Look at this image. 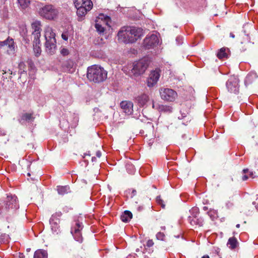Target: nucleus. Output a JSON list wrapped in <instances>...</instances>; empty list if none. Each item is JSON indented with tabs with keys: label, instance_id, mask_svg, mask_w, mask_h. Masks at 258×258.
I'll return each mask as SVG.
<instances>
[{
	"label": "nucleus",
	"instance_id": "1",
	"mask_svg": "<svg viewBox=\"0 0 258 258\" xmlns=\"http://www.w3.org/2000/svg\"><path fill=\"white\" fill-rule=\"evenodd\" d=\"M107 72L101 67L94 65L88 68L87 77L90 81L101 82L107 78Z\"/></svg>",
	"mask_w": 258,
	"mask_h": 258
},
{
	"label": "nucleus",
	"instance_id": "2",
	"mask_svg": "<svg viewBox=\"0 0 258 258\" xmlns=\"http://www.w3.org/2000/svg\"><path fill=\"white\" fill-rule=\"evenodd\" d=\"M19 204L15 195H8L5 200L0 201V214L6 213L10 209H17Z\"/></svg>",
	"mask_w": 258,
	"mask_h": 258
},
{
	"label": "nucleus",
	"instance_id": "3",
	"mask_svg": "<svg viewBox=\"0 0 258 258\" xmlns=\"http://www.w3.org/2000/svg\"><path fill=\"white\" fill-rule=\"evenodd\" d=\"M149 66L148 60L146 58H143L133 64H131L129 67L133 74L135 76H139L143 74Z\"/></svg>",
	"mask_w": 258,
	"mask_h": 258
},
{
	"label": "nucleus",
	"instance_id": "4",
	"mask_svg": "<svg viewBox=\"0 0 258 258\" xmlns=\"http://www.w3.org/2000/svg\"><path fill=\"white\" fill-rule=\"evenodd\" d=\"M58 13V10L52 5H45L39 10L40 16L48 20H54Z\"/></svg>",
	"mask_w": 258,
	"mask_h": 258
},
{
	"label": "nucleus",
	"instance_id": "5",
	"mask_svg": "<svg viewBox=\"0 0 258 258\" xmlns=\"http://www.w3.org/2000/svg\"><path fill=\"white\" fill-rule=\"evenodd\" d=\"M44 37L46 40L45 43L46 52L50 55L54 54L56 50L55 33H45Z\"/></svg>",
	"mask_w": 258,
	"mask_h": 258
},
{
	"label": "nucleus",
	"instance_id": "6",
	"mask_svg": "<svg viewBox=\"0 0 258 258\" xmlns=\"http://www.w3.org/2000/svg\"><path fill=\"white\" fill-rule=\"evenodd\" d=\"M143 36V33H117L119 42L125 44L132 43Z\"/></svg>",
	"mask_w": 258,
	"mask_h": 258
},
{
	"label": "nucleus",
	"instance_id": "7",
	"mask_svg": "<svg viewBox=\"0 0 258 258\" xmlns=\"http://www.w3.org/2000/svg\"><path fill=\"white\" fill-rule=\"evenodd\" d=\"M161 98L167 102H173L177 97V93L170 88H161L159 90Z\"/></svg>",
	"mask_w": 258,
	"mask_h": 258
},
{
	"label": "nucleus",
	"instance_id": "8",
	"mask_svg": "<svg viewBox=\"0 0 258 258\" xmlns=\"http://www.w3.org/2000/svg\"><path fill=\"white\" fill-rule=\"evenodd\" d=\"M83 228V225L82 223L80 222L79 221H75V224L72 225L71 228V234L75 240L79 243H82L83 240L81 233V230Z\"/></svg>",
	"mask_w": 258,
	"mask_h": 258
},
{
	"label": "nucleus",
	"instance_id": "9",
	"mask_svg": "<svg viewBox=\"0 0 258 258\" xmlns=\"http://www.w3.org/2000/svg\"><path fill=\"white\" fill-rule=\"evenodd\" d=\"M61 215L62 214L60 212H56L51 216L49 220L51 231L54 234L57 235L60 233L59 223V217H60Z\"/></svg>",
	"mask_w": 258,
	"mask_h": 258
},
{
	"label": "nucleus",
	"instance_id": "10",
	"mask_svg": "<svg viewBox=\"0 0 258 258\" xmlns=\"http://www.w3.org/2000/svg\"><path fill=\"white\" fill-rule=\"evenodd\" d=\"M226 88L230 93L237 94L239 91V80L236 76H231L226 84Z\"/></svg>",
	"mask_w": 258,
	"mask_h": 258
},
{
	"label": "nucleus",
	"instance_id": "11",
	"mask_svg": "<svg viewBox=\"0 0 258 258\" xmlns=\"http://www.w3.org/2000/svg\"><path fill=\"white\" fill-rule=\"evenodd\" d=\"M159 43V39L157 35L152 33L150 35H148L144 40V46L147 49H150L154 47Z\"/></svg>",
	"mask_w": 258,
	"mask_h": 258
},
{
	"label": "nucleus",
	"instance_id": "12",
	"mask_svg": "<svg viewBox=\"0 0 258 258\" xmlns=\"http://www.w3.org/2000/svg\"><path fill=\"white\" fill-rule=\"evenodd\" d=\"M160 71L159 69H156L151 72L147 80V85L148 87H153L157 84L160 76Z\"/></svg>",
	"mask_w": 258,
	"mask_h": 258
},
{
	"label": "nucleus",
	"instance_id": "13",
	"mask_svg": "<svg viewBox=\"0 0 258 258\" xmlns=\"http://www.w3.org/2000/svg\"><path fill=\"white\" fill-rule=\"evenodd\" d=\"M120 107L126 115H131L133 112V103L128 101H123L120 103Z\"/></svg>",
	"mask_w": 258,
	"mask_h": 258
},
{
	"label": "nucleus",
	"instance_id": "14",
	"mask_svg": "<svg viewBox=\"0 0 258 258\" xmlns=\"http://www.w3.org/2000/svg\"><path fill=\"white\" fill-rule=\"evenodd\" d=\"M0 46H7L8 47L7 51L9 54H12L14 53V42L13 39L8 38L7 40L4 41L0 42Z\"/></svg>",
	"mask_w": 258,
	"mask_h": 258
},
{
	"label": "nucleus",
	"instance_id": "15",
	"mask_svg": "<svg viewBox=\"0 0 258 258\" xmlns=\"http://www.w3.org/2000/svg\"><path fill=\"white\" fill-rule=\"evenodd\" d=\"M64 71L72 73L75 70V63L72 59H68L62 65Z\"/></svg>",
	"mask_w": 258,
	"mask_h": 258
},
{
	"label": "nucleus",
	"instance_id": "16",
	"mask_svg": "<svg viewBox=\"0 0 258 258\" xmlns=\"http://www.w3.org/2000/svg\"><path fill=\"white\" fill-rule=\"evenodd\" d=\"M149 100V96L145 93L138 95L135 98V101L140 107L144 106Z\"/></svg>",
	"mask_w": 258,
	"mask_h": 258
},
{
	"label": "nucleus",
	"instance_id": "17",
	"mask_svg": "<svg viewBox=\"0 0 258 258\" xmlns=\"http://www.w3.org/2000/svg\"><path fill=\"white\" fill-rule=\"evenodd\" d=\"M152 107L160 112L170 113L172 111V108L170 106L159 105L158 104H155L154 102H153L152 103Z\"/></svg>",
	"mask_w": 258,
	"mask_h": 258
},
{
	"label": "nucleus",
	"instance_id": "18",
	"mask_svg": "<svg viewBox=\"0 0 258 258\" xmlns=\"http://www.w3.org/2000/svg\"><path fill=\"white\" fill-rule=\"evenodd\" d=\"M143 29L135 26H125L121 28L118 32H142Z\"/></svg>",
	"mask_w": 258,
	"mask_h": 258
},
{
	"label": "nucleus",
	"instance_id": "19",
	"mask_svg": "<svg viewBox=\"0 0 258 258\" xmlns=\"http://www.w3.org/2000/svg\"><path fill=\"white\" fill-rule=\"evenodd\" d=\"M188 221L190 225L194 226H202L204 223V220L202 218H197V217L189 216L188 217Z\"/></svg>",
	"mask_w": 258,
	"mask_h": 258
},
{
	"label": "nucleus",
	"instance_id": "20",
	"mask_svg": "<svg viewBox=\"0 0 258 258\" xmlns=\"http://www.w3.org/2000/svg\"><path fill=\"white\" fill-rule=\"evenodd\" d=\"M9 31H16L18 32H26L27 31L26 25L24 23L16 26V27L11 26Z\"/></svg>",
	"mask_w": 258,
	"mask_h": 258
},
{
	"label": "nucleus",
	"instance_id": "21",
	"mask_svg": "<svg viewBox=\"0 0 258 258\" xmlns=\"http://www.w3.org/2000/svg\"><path fill=\"white\" fill-rule=\"evenodd\" d=\"M229 51V49L226 47H222L219 50L217 53V56L219 59L227 57V52Z\"/></svg>",
	"mask_w": 258,
	"mask_h": 258
},
{
	"label": "nucleus",
	"instance_id": "22",
	"mask_svg": "<svg viewBox=\"0 0 258 258\" xmlns=\"http://www.w3.org/2000/svg\"><path fill=\"white\" fill-rule=\"evenodd\" d=\"M33 258H47V252L43 249L37 250L34 254Z\"/></svg>",
	"mask_w": 258,
	"mask_h": 258
},
{
	"label": "nucleus",
	"instance_id": "23",
	"mask_svg": "<svg viewBox=\"0 0 258 258\" xmlns=\"http://www.w3.org/2000/svg\"><path fill=\"white\" fill-rule=\"evenodd\" d=\"M132 214L128 211H125L121 215L120 219L124 222H128L132 218Z\"/></svg>",
	"mask_w": 258,
	"mask_h": 258
},
{
	"label": "nucleus",
	"instance_id": "24",
	"mask_svg": "<svg viewBox=\"0 0 258 258\" xmlns=\"http://www.w3.org/2000/svg\"><path fill=\"white\" fill-rule=\"evenodd\" d=\"M56 190L59 195H64L70 191V187L68 185L66 186H57Z\"/></svg>",
	"mask_w": 258,
	"mask_h": 258
},
{
	"label": "nucleus",
	"instance_id": "25",
	"mask_svg": "<svg viewBox=\"0 0 258 258\" xmlns=\"http://www.w3.org/2000/svg\"><path fill=\"white\" fill-rule=\"evenodd\" d=\"M238 242L235 237H231L228 239L227 242V246L231 249L235 248L237 245Z\"/></svg>",
	"mask_w": 258,
	"mask_h": 258
},
{
	"label": "nucleus",
	"instance_id": "26",
	"mask_svg": "<svg viewBox=\"0 0 258 258\" xmlns=\"http://www.w3.org/2000/svg\"><path fill=\"white\" fill-rule=\"evenodd\" d=\"M32 29L34 32H40L41 31V24L40 21H35L31 24Z\"/></svg>",
	"mask_w": 258,
	"mask_h": 258
},
{
	"label": "nucleus",
	"instance_id": "27",
	"mask_svg": "<svg viewBox=\"0 0 258 258\" xmlns=\"http://www.w3.org/2000/svg\"><path fill=\"white\" fill-rule=\"evenodd\" d=\"M144 258H156V254L153 252V250L151 248H146L144 252Z\"/></svg>",
	"mask_w": 258,
	"mask_h": 258
},
{
	"label": "nucleus",
	"instance_id": "28",
	"mask_svg": "<svg viewBox=\"0 0 258 258\" xmlns=\"http://www.w3.org/2000/svg\"><path fill=\"white\" fill-rule=\"evenodd\" d=\"M34 118L32 116V114L29 113H25L23 114L21 118L20 121H26L28 122L33 121Z\"/></svg>",
	"mask_w": 258,
	"mask_h": 258
},
{
	"label": "nucleus",
	"instance_id": "29",
	"mask_svg": "<svg viewBox=\"0 0 258 258\" xmlns=\"http://www.w3.org/2000/svg\"><path fill=\"white\" fill-rule=\"evenodd\" d=\"M18 4L22 9H25L30 5V0H18Z\"/></svg>",
	"mask_w": 258,
	"mask_h": 258
},
{
	"label": "nucleus",
	"instance_id": "30",
	"mask_svg": "<svg viewBox=\"0 0 258 258\" xmlns=\"http://www.w3.org/2000/svg\"><path fill=\"white\" fill-rule=\"evenodd\" d=\"M93 6L92 2L91 0H84L82 3L81 7L86 8V10H90Z\"/></svg>",
	"mask_w": 258,
	"mask_h": 258
},
{
	"label": "nucleus",
	"instance_id": "31",
	"mask_svg": "<svg viewBox=\"0 0 258 258\" xmlns=\"http://www.w3.org/2000/svg\"><path fill=\"white\" fill-rule=\"evenodd\" d=\"M77 14L79 17H83L85 16L88 11H89V10H86V8H83V7H79L77 8Z\"/></svg>",
	"mask_w": 258,
	"mask_h": 258
},
{
	"label": "nucleus",
	"instance_id": "32",
	"mask_svg": "<svg viewBox=\"0 0 258 258\" xmlns=\"http://www.w3.org/2000/svg\"><path fill=\"white\" fill-rule=\"evenodd\" d=\"M41 33H35L34 36L33 45L41 46L40 37Z\"/></svg>",
	"mask_w": 258,
	"mask_h": 258
},
{
	"label": "nucleus",
	"instance_id": "33",
	"mask_svg": "<svg viewBox=\"0 0 258 258\" xmlns=\"http://www.w3.org/2000/svg\"><path fill=\"white\" fill-rule=\"evenodd\" d=\"M131 64H133V63H128L126 66H124L122 68V70L126 74V75H128L129 76H132V75H134L133 74V73L132 72V71L131 70H130V67H129V66Z\"/></svg>",
	"mask_w": 258,
	"mask_h": 258
},
{
	"label": "nucleus",
	"instance_id": "34",
	"mask_svg": "<svg viewBox=\"0 0 258 258\" xmlns=\"http://www.w3.org/2000/svg\"><path fill=\"white\" fill-rule=\"evenodd\" d=\"M34 52L36 56H39L41 53V49L40 46L33 45Z\"/></svg>",
	"mask_w": 258,
	"mask_h": 258
},
{
	"label": "nucleus",
	"instance_id": "35",
	"mask_svg": "<svg viewBox=\"0 0 258 258\" xmlns=\"http://www.w3.org/2000/svg\"><path fill=\"white\" fill-rule=\"evenodd\" d=\"M60 53L62 56H67L70 54V51L67 48L61 47Z\"/></svg>",
	"mask_w": 258,
	"mask_h": 258
},
{
	"label": "nucleus",
	"instance_id": "36",
	"mask_svg": "<svg viewBox=\"0 0 258 258\" xmlns=\"http://www.w3.org/2000/svg\"><path fill=\"white\" fill-rule=\"evenodd\" d=\"M191 215H192L191 217H197V216L198 215L199 211V209L197 207H193L191 208V209L189 211Z\"/></svg>",
	"mask_w": 258,
	"mask_h": 258
},
{
	"label": "nucleus",
	"instance_id": "37",
	"mask_svg": "<svg viewBox=\"0 0 258 258\" xmlns=\"http://www.w3.org/2000/svg\"><path fill=\"white\" fill-rule=\"evenodd\" d=\"M95 27L96 29V30L98 32H104V27L102 26L101 24L98 23H96L95 25Z\"/></svg>",
	"mask_w": 258,
	"mask_h": 258
},
{
	"label": "nucleus",
	"instance_id": "38",
	"mask_svg": "<svg viewBox=\"0 0 258 258\" xmlns=\"http://www.w3.org/2000/svg\"><path fill=\"white\" fill-rule=\"evenodd\" d=\"M165 237V235L163 232H159L156 234V238L158 240H164Z\"/></svg>",
	"mask_w": 258,
	"mask_h": 258
},
{
	"label": "nucleus",
	"instance_id": "39",
	"mask_svg": "<svg viewBox=\"0 0 258 258\" xmlns=\"http://www.w3.org/2000/svg\"><path fill=\"white\" fill-rule=\"evenodd\" d=\"M156 202H157V203L158 204L162 206V208H164L165 207V205L163 204V201L161 199L160 196L157 197V198H156Z\"/></svg>",
	"mask_w": 258,
	"mask_h": 258
},
{
	"label": "nucleus",
	"instance_id": "40",
	"mask_svg": "<svg viewBox=\"0 0 258 258\" xmlns=\"http://www.w3.org/2000/svg\"><path fill=\"white\" fill-rule=\"evenodd\" d=\"M127 170L130 174H133L135 172V168L132 165H128L126 166Z\"/></svg>",
	"mask_w": 258,
	"mask_h": 258
},
{
	"label": "nucleus",
	"instance_id": "41",
	"mask_svg": "<svg viewBox=\"0 0 258 258\" xmlns=\"http://www.w3.org/2000/svg\"><path fill=\"white\" fill-rule=\"evenodd\" d=\"M176 41L178 45L181 44L183 41V38L181 36H178L176 38Z\"/></svg>",
	"mask_w": 258,
	"mask_h": 258
},
{
	"label": "nucleus",
	"instance_id": "42",
	"mask_svg": "<svg viewBox=\"0 0 258 258\" xmlns=\"http://www.w3.org/2000/svg\"><path fill=\"white\" fill-rule=\"evenodd\" d=\"M208 213L211 218H215V216L216 215V212L215 210H210Z\"/></svg>",
	"mask_w": 258,
	"mask_h": 258
},
{
	"label": "nucleus",
	"instance_id": "43",
	"mask_svg": "<svg viewBox=\"0 0 258 258\" xmlns=\"http://www.w3.org/2000/svg\"><path fill=\"white\" fill-rule=\"evenodd\" d=\"M256 76V74L254 73H249L246 77V80H250V78H255Z\"/></svg>",
	"mask_w": 258,
	"mask_h": 258
},
{
	"label": "nucleus",
	"instance_id": "44",
	"mask_svg": "<svg viewBox=\"0 0 258 258\" xmlns=\"http://www.w3.org/2000/svg\"><path fill=\"white\" fill-rule=\"evenodd\" d=\"M154 245V242L152 240L149 239L147 241L146 246L150 248Z\"/></svg>",
	"mask_w": 258,
	"mask_h": 258
},
{
	"label": "nucleus",
	"instance_id": "45",
	"mask_svg": "<svg viewBox=\"0 0 258 258\" xmlns=\"http://www.w3.org/2000/svg\"><path fill=\"white\" fill-rule=\"evenodd\" d=\"M252 204L255 205L256 209L258 210V198L255 199V201L253 202Z\"/></svg>",
	"mask_w": 258,
	"mask_h": 258
},
{
	"label": "nucleus",
	"instance_id": "46",
	"mask_svg": "<svg viewBox=\"0 0 258 258\" xmlns=\"http://www.w3.org/2000/svg\"><path fill=\"white\" fill-rule=\"evenodd\" d=\"M137 254H129L127 256L126 258H137Z\"/></svg>",
	"mask_w": 258,
	"mask_h": 258
},
{
	"label": "nucleus",
	"instance_id": "47",
	"mask_svg": "<svg viewBox=\"0 0 258 258\" xmlns=\"http://www.w3.org/2000/svg\"><path fill=\"white\" fill-rule=\"evenodd\" d=\"M61 36H62V38L64 40H68V37L67 36V33H62Z\"/></svg>",
	"mask_w": 258,
	"mask_h": 258
},
{
	"label": "nucleus",
	"instance_id": "48",
	"mask_svg": "<svg viewBox=\"0 0 258 258\" xmlns=\"http://www.w3.org/2000/svg\"><path fill=\"white\" fill-rule=\"evenodd\" d=\"M99 34H100V36L99 37H101V40H103V37H106V33H99Z\"/></svg>",
	"mask_w": 258,
	"mask_h": 258
},
{
	"label": "nucleus",
	"instance_id": "49",
	"mask_svg": "<svg viewBox=\"0 0 258 258\" xmlns=\"http://www.w3.org/2000/svg\"><path fill=\"white\" fill-rule=\"evenodd\" d=\"M248 175H246V174H245V175H244L242 176V180H243V181H245V180H246L248 179Z\"/></svg>",
	"mask_w": 258,
	"mask_h": 258
},
{
	"label": "nucleus",
	"instance_id": "50",
	"mask_svg": "<svg viewBox=\"0 0 258 258\" xmlns=\"http://www.w3.org/2000/svg\"><path fill=\"white\" fill-rule=\"evenodd\" d=\"M96 156L98 157V158H100L101 156V153L100 151H98L97 152H96Z\"/></svg>",
	"mask_w": 258,
	"mask_h": 258
},
{
	"label": "nucleus",
	"instance_id": "51",
	"mask_svg": "<svg viewBox=\"0 0 258 258\" xmlns=\"http://www.w3.org/2000/svg\"><path fill=\"white\" fill-rule=\"evenodd\" d=\"M226 206L228 208H230L232 206V204L230 202H228V203L226 204Z\"/></svg>",
	"mask_w": 258,
	"mask_h": 258
},
{
	"label": "nucleus",
	"instance_id": "52",
	"mask_svg": "<svg viewBox=\"0 0 258 258\" xmlns=\"http://www.w3.org/2000/svg\"><path fill=\"white\" fill-rule=\"evenodd\" d=\"M243 173H244V174H246V173H247L249 172V170H248V169H243Z\"/></svg>",
	"mask_w": 258,
	"mask_h": 258
},
{
	"label": "nucleus",
	"instance_id": "53",
	"mask_svg": "<svg viewBox=\"0 0 258 258\" xmlns=\"http://www.w3.org/2000/svg\"><path fill=\"white\" fill-rule=\"evenodd\" d=\"M25 256L23 253H19V258H24Z\"/></svg>",
	"mask_w": 258,
	"mask_h": 258
},
{
	"label": "nucleus",
	"instance_id": "54",
	"mask_svg": "<svg viewBox=\"0 0 258 258\" xmlns=\"http://www.w3.org/2000/svg\"><path fill=\"white\" fill-rule=\"evenodd\" d=\"M136 190H135V189L133 190V191H132V196H134L136 195Z\"/></svg>",
	"mask_w": 258,
	"mask_h": 258
},
{
	"label": "nucleus",
	"instance_id": "55",
	"mask_svg": "<svg viewBox=\"0 0 258 258\" xmlns=\"http://www.w3.org/2000/svg\"><path fill=\"white\" fill-rule=\"evenodd\" d=\"M249 176L252 178H254V176H253V173L252 172L249 173Z\"/></svg>",
	"mask_w": 258,
	"mask_h": 258
},
{
	"label": "nucleus",
	"instance_id": "56",
	"mask_svg": "<svg viewBox=\"0 0 258 258\" xmlns=\"http://www.w3.org/2000/svg\"><path fill=\"white\" fill-rule=\"evenodd\" d=\"M230 36L232 38H234V37H235L233 33H230Z\"/></svg>",
	"mask_w": 258,
	"mask_h": 258
},
{
	"label": "nucleus",
	"instance_id": "57",
	"mask_svg": "<svg viewBox=\"0 0 258 258\" xmlns=\"http://www.w3.org/2000/svg\"><path fill=\"white\" fill-rule=\"evenodd\" d=\"M186 117V116H183V115H182L181 117H180V116H179V117H178V119H182L183 117Z\"/></svg>",
	"mask_w": 258,
	"mask_h": 258
},
{
	"label": "nucleus",
	"instance_id": "58",
	"mask_svg": "<svg viewBox=\"0 0 258 258\" xmlns=\"http://www.w3.org/2000/svg\"><path fill=\"white\" fill-rule=\"evenodd\" d=\"M202 258H210L208 255H204L202 257Z\"/></svg>",
	"mask_w": 258,
	"mask_h": 258
},
{
	"label": "nucleus",
	"instance_id": "59",
	"mask_svg": "<svg viewBox=\"0 0 258 258\" xmlns=\"http://www.w3.org/2000/svg\"><path fill=\"white\" fill-rule=\"evenodd\" d=\"M203 210H205V211H206L208 210V207L205 206L203 207Z\"/></svg>",
	"mask_w": 258,
	"mask_h": 258
},
{
	"label": "nucleus",
	"instance_id": "60",
	"mask_svg": "<svg viewBox=\"0 0 258 258\" xmlns=\"http://www.w3.org/2000/svg\"><path fill=\"white\" fill-rule=\"evenodd\" d=\"M140 248H137V249H136V252H139V251H140Z\"/></svg>",
	"mask_w": 258,
	"mask_h": 258
},
{
	"label": "nucleus",
	"instance_id": "61",
	"mask_svg": "<svg viewBox=\"0 0 258 258\" xmlns=\"http://www.w3.org/2000/svg\"><path fill=\"white\" fill-rule=\"evenodd\" d=\"M236 227L237 228H239L240 227V224H237L236 225Z\"/></svg>",
	"mask_w": 258,
	"mask_h": 258
},
{
	"label": "nucleus",
	"instance_id": "62",
	"mask_svg": "<svg viewBox=\"0 0 258 258\" xmlns=\"http://www.w3.org/2000/svg\"><path fill=\"white\" fill-rule=\"evenodd\" d=\"M161 229L163 230H165V226H163V227H161Z\"/></svg>",
	"mask_w": 258,
	"mask_h": 258
},
{
	"label": "nucleus",
	"instance_id": "63",
	"mask_svg": "<svg viewBox=\"0 0 258 258\" xmlns=\"http://www.w3.org/2000/svg\"><path fill=\"white\" fill-rule=\"evenodd\" d=\"M152 32L154 33V32H157V31H153Z\"/></svg>",
	"mask_w": 258,
	"mask_h": 258
},
{
	"label": "nucleus",
	"instance_id": "64",
	"mask_svg": "<svg viewBox=\"0 0 258 258\" xmlns=\"http://www.w3.org/2000/svg\"><path fill=\"white\" fill-rule=\"evenodd\" d=\"M30 173H28V176H30Z\"/></svg>",
	"mask_w": 258,
	"mask_h": 258
}]
</instances>
